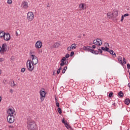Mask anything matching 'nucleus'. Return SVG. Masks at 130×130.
I'll use <instances>...</instances> for the list:
<instances>
[{
	"label": "nucleus",
	"mask_w": 130,
	"mask_h": 130,
	"mask_svg": "<svg viewBox=\"0 0 130 130\" xmlns=\"http://www.w3.org/2000/svg\"><path fill=\"white\" fill-rule=\"evenodd\" d=\"M7 47L8 46L6 43H4L2 45V46L1 47L2 54H4V52H6L7 51Z\"/></svg>",
	"instance_id": "nucleus-11"
},
{
	"label": "nucleus",
	"mask_w": 130,
	"mask_h": 130,
	"mask_svg": "<svg viewBox=\"0 0 130 130\" xmlns=\"http://www.w3.org/2000/svg\"><path fill=\"white\" fill-rule=\"evenodd\" d=\"M40 94L41 96L40 100L41 101H44V97H45V95H46V93H45V91L44 90H40Z\"/></svg>",
	"instance_id": "nucleus-10"
},
{
	"label": "nucleus",
	"mask_w": 130,
	"mask_h": 130,
	"mask_svg": "<svg viewBox=\"0 0 130 130\" xmlns=\"http://www.w3.org/2000/svg\"><path fill=\"white\" fill-rule=\"evenodd\" d=\"M2 74V70H0V75Z\"/></svg>",
	"instance_id": "nucleus-59"
},
{
	"label": "nucleus",
	"mask_w": 130,
	"mask_h": 130,
	"mask_svg": "<svg viewBox=\"0 0 130 130\" xmlns=\"http://www.w3.org/2000/svg\"><path fill=\"white\" fill-rule=\"evenodd\" d=\"M124 17H127L128 16V14L126 13V14H125L124 15H123Z\"/></svg>",
	"instance_id": "nucleus-44"
},
{
	"label": "nucleus",
	"mask_w": 130,
	"mask_h": 130,
	"mask_svg": "<svg viewBox=\"0 0 130 130\" xmlns=\"http://www.w3.org/2000/svg\"><path fill=\"white\" fill-rule=\"evenodd\" d=\"M7 82V81L6 80H4L3 81V83H4V84H6V82Z\"/></svg>",
	"instance_id": "nucleus-53"
},
{
	"label": "nucleus",
	"mask_w": 130,
	"mask_h": 130,
	"mask_svg": "<svg viewBox=\"0 0 130 130\" xmlns=\"http://www.w3.org/2000/svg\"><path fill=\"white\" fill-rule=\"evenodd\" d=\"M55 102L56 103H58L57 102V99H56V98H55Z\"/></svg>",
	"instance_id": "nucleus-47"
},
{
	"label": "nucleus",
	"mask_w": 130,
	"mask_h": 130,
	"mask_svg": "<svg viewBox=\"0 0 130 130\" xmlns=\"http://www.w3.org/2000/svg\"><path fill=\"white\" fill-rule=\"evenodd\" d=\"M66 57H63L61 60H60V62L61 63H60V67H63V66L66 65V64H68V62H67V61H66ZM65 61V62H64Z\"/></svg>",
	"instance_id": "nucleus-15"
},
{
	"label": "nucleus",
	"mask_w": 130,
	"mask_h": 130,
	"mask_svg": "<svg viewBox=\"0 0 130 130\" xmlns=\"http://www.w3.org/2000/svg\"><path fill=\"white\" fill-rule=\"evenodd\" d=\"M107 17H109V18L113 17V15L112 13H108L107 14Z\"/></svg>",
	"instance_id": "nucleus-24"
},
{
	"label": "nucleus",
	"mask_w": 130,
	"mask_h": 130,
	"mask_svg": "<svg viewBox=\"0 0 130 130\" xmlns=\"http://www.w3.org/2000/svg\"><path fill=\"white\" fill-rule=\"evenodd\" d=\"M21 7L23 8V9H27L28 8V3L26 2H23L21 4Z\"/></svg>",
	"instance_id": "nucleus-16"
},
{
	"label": "nucleus",
	"mask_w": 130,
	"mask_h": 130,
	"mask_svg": "<svg viewBox=\"0 0 130 130\" xmlns=\"http://www.w3.org/2000/svg\"><path fill=\"white\" fill-rule=\"evenodd\" d=\"M60 73V70L58 69L57 71V74L58 75Z\"/></svg>",
	"instance_id": "nucleus-40"
},
{
	"label": "nucleus",
	"mask_w": 130,
	"mask_h": 130,
	"mask_svg": "<svg viewBox=\"0 0 130 130\" xmlns=\"http://www.w3.org/2000/svg\"><path fill=\"white\" fill-rule=\"evenodd\" d=\"M0 61H4V58H0Z\"/></svg>",
	"instance_id": "nucleus-46"
},
{
	"label": "nucleus",
	"mask_w": 130,
	"mask_h": 130,
	"mask_svg": "<svg viewBox=\"0 0 130 130\" xmlns=\"http://www.w3.org/2000/svg\"><path fill=\"white\" fill-rule=\"evenodd\" d=\"M127 70H130V64L129 63L127 64Z\"/></svg>",
	"instance_id": "nucleus-35"
},
{
	"label": "nucleus",
	"mask_w": 130,
	"mask_h": 130,
	"mask_svg": "<svg viewBox=\"0 0 130 130\" xmlns=\"http://www.w3.org/2000/svg\"><path fill=\"white\" fill-rule=\"evenodd\" d=\"M29 55L31 57L32 60H31V63L32 66H35L38 63V58L35 55L32 54V52H29Z\"/></svg>",
	"instance_id": "nucleus-3"
},
{
	"label": "nucleus",
	"mask_w": 130,
	"mask_h": 130,
	"mask_svg": "<svg viewBox=\"0 0 130 130\" xmlns=\"http://www.w3.org/2000/svg\"><path fill=\"white\" fill-rule=\"evenodd\" d=\"M0 53L2 54V47L0 46Z\"/></svg>",
	"instance_id": "nucleus-48"
},
{
	"label": "nucleus",
	"mask_w": 130,
	"mask_h": 130,
	"mask_svg": "<svg viewBox=\"0 0 130 130\" xmlns=\"http://www.w3.org/2000/svg\"><path fill=\"white\" fill-rule=\"evenodd\" d=\"M83 49L84 50H85V51H88L89 52H92V50H93V48H92L91 46H83Z\"/></svg>",
	"instance_id": "nucleus-14"
},
{
	"label": "nucleus",
	"mask_w": 130,
	"mask_h": 130,
	"mask_svg": "<svg viewBox=\"0 0 130 130\" xmlns=\"http://www.w3.org/2000/svg\"><path fill=\"white\" fill-rule=\"evenodd\" d=\"M124 19V16L123 15H122L121 22H122V21H123Z\"/></svg>",
	"instance_id": "nucleus-38"
},
{
	"label": "nucleus",
	"mask_w": 130,
	"mask_h": 130,
	"mask_svg": "<svg viewBox=\"0 0 130 130\" xmlns=\"http://www.w3.org/2000/svg\"><path fill=\"white\" fill-rule=\"evenodd\" d=\"M118 60L119 62V63H120V64L121 66H123V63L122 62V57L121 56H118Z\"/></svg>",
	"instance_id": "nucleus-17"
},
{
	"label": "nucleus",
	"mask_w": 130,
	"mask_h": 130,
	"mask_svg": "<svg viewBox=\"0 0 130 130\" xmlns=\"http://www.w3.org/2000/svg\"><path fill=\"white\" fill-rule=\"evenodd\" d=\"M101 48L102 50H104V51H107V52H109V53H110V54L112 55L113 57H116V54L112 50H110V49H109L107 47H101Z\"/></svg>",
	"instance_id": "nucleus-2"
},
{
	"label": "nucleus",
	"mask_w": 130,
	"mask_h": 130,
	"mask_svg": "<svg viewBox=\"0 0 130 130\" xmlns=\"http://www.w3.org/2000/svg\"><path fill=\"white\" fill-rule=\"evenodd\" d=\"M16 84L15 83V81H13V84L12 85V87L14 88V86H16Z\"/></svg>",
	"instance_id": "nucleus-39"
},
{
	"label": "nucleus",
	"mask_w": 130,
	"mask_h": 130,
	"mask_svg": "<svg viewBox=\"0 0 130 130\" xmlns=\"http://www.w3.org/2000/svg\"><path fill=\"white\" fill-rule=\"evenodd\" d=\"M92 48H93V49H95V48H96V45H92Z\"/></svg>",
	"instance_id": "nucleus-45"
},
{
	"label": "nucleus",
	"mask_w": 130,
	"mask_h": 130,
	"mask_svg": "<svg viewBox=\"0 0 130 130\" xmlns=\"http://www.w3.org/2000/svg\"><path fill=\"white\" fill-rule=\"evenodd\" d=\"M123 63L126 64V60L124 57L123 58Z\"/></svg>",
	"instance_id": "nucleus-31"
},
{
	"label": "nucleus",
	"mask_w": 130,
	"mask_h": 130,
	"mask_svg": "<svg viewBox=\"0 0 130 130\" xmlns=\"http://www.w3.org/2000/svg\"><path fill=\"white\" fill-rule=\"evenodd\" d=\"M74 54H75V52H74V51H72L71 52L70 56H73V55H74Z\"/></svg>",
	"instance_id": "nucleus-37"
},
{
	"label": "nucleus",
	"mask_w": 130,
	"mask_h": 130,
	"mask_svg": "<svg viewBox=\"0 0 130 130\" xmlns=\"http://www.w3.org/2000/svg\"><path fill=\"white\" fill-rule=\"evenodd\" d=\"M10 92L12 93H13V89H10Z\"/></svg>",
	"instance_id": "nucleus-55"
},
{
	"label": "nucleus",
	"mask_w": 130,
	"mask_h": 130,
	"mask_svg": "<svg viewBox=\"0 0 130 130\" xmlns=\"http://www.w3.org/2000/svg\"><path fill=\"white\" fill-rule=\"evenodd\" d=\"M8 116H16V112L14 108H10L7 110Z\"/></svg>",
	"instance_id": "nucleus-5"
},
{
	"label": "nucleus",
	"mask_w": 130,
	"mask_h": 130,
	"mask_svg": "<svg viewBox=\"0 0 130 130\" xmlns=\"http://www.w3.org/2000/svg\"><path fill=\"white\" fill-rule=\"evenodd\" d=\"M3 38L5 41H9L11 40V35L9 32H5Z\"/></svg>",
	"instance_id": "nucleus-8"
},
{
	"label": "nucleus",
	"mask_w": 130,
	"mask_h": 130,
	"mask_svg": "<svg viewBox=\"0 0 130 130\" xmlns=\"http://www.w3.org/2000/svg\"><path fill=\"white\" fill-rule=\"evenodd\" d=\"M91 83H94V80H92L91 81Z\"/></svg>",
	"instance_id": "nucleus-57"
},
{
	"label": "nucleus",
	"mask_w": 130,
	"mask_h": 130,
	"mask_svg": "<svg viewBox=\"0 0 130 130\" xmlns=\"http://www.w3.org/2000/svg\"><path fill=\"white\" fill-rule=\"evenodd\" d=\"M57 111H58V113H59V114H61V113H62V111H61V109L60 108H58V109H57Z\"/></svg>",
	"instance_id": "nucleus-27"
},
{
	"label": "nucleus",
	"mask_w": 130,
	"mask_h": 130,
	"mask_svg": "<svg viewBox=\"0 0 130 130\" xmlns=\"http://www.w3.org/2000/svg\"><path fill=\"white\" fill-rule=\"evenodd\" d=\"M128 87H129V88H130V83H128L127 84Z\"/></svg>",
	"instance_id": "nucleus-54"
},
{
	"label": "nucleus",
	"mask_w": 130,
	"mask_h": 130,
	"mask_svg": "<svg viewBox=\"0 0 130 130\" xmlns=\"http://www.w3.org/2000/svg\"><path fill=\"white\" fill-rule=\"evenodd\" d=\"M35 47L37 49L41 48L42 47V42L41 41H38L35 44Z\"/></svg>",
	"instance_id": "nucleus-12"
},
{
	"label": "nucleus",
	"mask_w": 130,
	"mask_h": 130,
	"mask_svg": "<svg viewBox=\"0 0 130 130\" xmlns=\"http://www.w3.org/2000/svg\"><path fill=\"white\" fill-rule=\"evenodd\" d=\"M66 127H67V128H68V129H69V128H71V126H70V125L68 124V123H65L64 124Z\"/></svg>",
	"instance_id": "nucleus-28"
},
{
	"label": "nucleus",
	"mask_w": 130,
	"mask_h": 130,
	"mask_svg": "<svg viewBox=\"0 0 130 130\" xmlns=\"http://www.w3.org/2000/svg\"><path fill=\"white\" fill-rule=\"evenodd\" d=\"M27 19L30 22H31V21H33V19H34V14H33V12H29L27 13Z\"/></svg>",
	"instance_id": "nucleus-6"
},
{
	"label": "nucleus",
	"mask_w": 130,
	"mask_h": 130,
	"mask_svg": "<svg viewBox=\"0 0 130 130\" xmlns=\"http://www.w3.org/2000/svg\"><path fill=\"white\" fill-rule=\"evenodd\" d=\"M1 101H2V96H0V102H1Z\"/></svg>",
	"instance_id": "nucleus-56"
},
{
	"label": "nucleus",
	"mask_w": 130,
	"mask_h": 130,
	"mask_svg": "<svg viewBox=\"0 0 130 130\" xmlns=\"http://www.w3.org/2000/svg\"><path fill=\"white\" fill-rule=\"evenodd\" d=\"M113 17H117L118 16V12L115 10H114L113 11Z\"/></svg>",
	"instance_id": "nucleus-18"
},
{
	"label": "nucleus",
	"mask_w": 130,
	"mask_h": 130,
	"mask_svg": "<svg viewBox=\"0 0 130 130\" xmlns=\"http://www.w3.org/2000/svg\"><path fill=\"white\" fill-rule=\"evenodd\" d=\"M71 47L73 50L76 49V48H77V45H76V44H72Z\"/></svg>",
	"instance_id": "nucleus-23"
},
{
	"label": "nucleus",
	"mask_w": 130,
	"mask_h": 130,
	"mask_svg": "<svg viewBox=\"0 0 130 130\" xmlns=\"http://www.w3.org/2000/svg\"><path fill=\"white\" fill-rule=\"evenodd\" d=\"M72 47H68V48H67V50H68V51H71V50H72Z\"/></svg>",
	"instance_id": "nucleus-33"
},
{
	"label": "nucleus",
	"mask_w": 130,
	"mask_h": 130,
	"mask_svg": "<svg viewBox=\"0 0 130 130\" xmlns=\"http://www.w3.org/2000/svg\"><path fill=\"white\" fill-rule=\"evenodd\" d=\"M56 106H57V107H59V103H56Z\"/></svg>",
	"instance_id": "nucleus-41"
},
{
	"label": "nucleus",
	"mask_w": 130,
	"mask_h": 130,
	"mask_svg": "<svg viewBox=\"0 0 130 130\" xmlns=\"http://www.w3.org/2000/svg\"><path fill=\"white\" fill-rule=\"evenodd\" d=\"M14 126H13V125H9V128H14Z\"/></svg>",
	"instance_id": "nucleus-42"
},
{
	"label": "nucleus",
	"mask_w": 130,
	"mask_h": 130,
	"mask_svg": "<svg viewBox=\"0 0 130 130\" xmlns=\"http://www.w3.org/2000/svg\"><path fill=\"white\" fill-rule=\"evenodd\" d=\"M93 44H94V45H98V46H100L102 45V41L100 39L94 40L93 41Z\"/></svg>",
	"instance_id": "nucleus-7"
},
{
	"label": "nucleus",
	"mask_w": 130,
	"mask_h": 130,
	"mask_svg": "<svg viewBox=\"0 0 130 130\" xmlns=\"http://www.w3.org/2000/svg\"><path fill=\"white\" fill-rule=\"evenodd\" d=\"M124 103L126 105H128L130 103V100L129 99H126L124 101Z\"/></svg>",
	"instance_id": "nucleus-21"
},
{
	"label": "nucleus",
	"mask_w": 130,
	"mask_h": 130,
	"mask_svg": "<svg viewBox=\"0 0 130 130\" xmlns=\"http://www.w3.org/2000/svg\"><path fill=\"white\" fill-rule=\"evenodd\" d=\"M7 121L9 123H14V121H15V116H8Z\"/></svg>",
	"instance_id": "nucleus-9"
},
{
	"label": "nucleus",
	"mask_w": 130,
	"mask_h": 130,
	"mask_svg": "<svg viewBox=\"0 0 130 130\" xmlns=\"http://www.w3.org/2000/svg\"><path fill=\"white\" fill-rule=\"evenodd\" d=\"M53 75H54V72L53 73Z\"/></svg>",
	"instance_id": "nucleus-61"
},
{
	"label": "nucleus",
	"mask_w": 130,
	"mask_h": 130,
	"mask_svg": "<svg viewBox=\"0 0 130 130\" xmlns=\"http://www.w3.org/2000/svg\"><path fill=\"white\" fill-rule=\"evenodd\" d=\"M67 70H68V67L66 66L65 67H64V68L62 70V74H64Z\"/></svg>",
	"instance_id": "nucleus-25"
},
{
	"label": "nucleus",
	"mask_w": 130,
	"mask_h": 130,
	"mask_svg": "<svg viewBox=\"0 0 130 130\" xmlns=\"http://www.w3.org/2000/svg\"><path fill=\"white\" fill-rule=\"evenodd\" d=\"M26 67L29 72H33L34 70V65L32 64L31 60H28L26 62Z\"/></svg>",
	"instance_id": "nucleus-4"
},
{
	"label": "nucleus",
	"mask_w": 130,
	"mask_h": 130,
	"mask_svg": "<svg viewBox=\"0 0 130 130\" xmlns=\"http://www.w3.org/2000/svg\"><path fill=\"white\" fill-rule=\"evenodd\" d=\"M30 52H31V54H33L34 55L35 54V52H34L30 51Z\"/></svg>",
	"instance_id": "nucleus-49"
},
{
	"label": "nucleus",
	"mask_w": 130,
	"mask_h": 130,
	"mask_svg": "<svg viewBox=\"0 0 130 130\" xmlns=\"http://www.w3.org/2000/svg\"><path fill=\"white\" fill-rule=\"evenodd\" d=\"M97 49H98H98H100V48H99V47H97Z\"/></svg>",
	"instance_id": "nucleus-60"
},
{
	"label": "nucleus",
	"mask_w": 130,
	"mask_h": 130,
	"mask_svg": "<svg viewBox=\"0 0 130 130\" xmlns=\"http://www.w3.org/2000/svg\"><path fill=\"white\" fill-rule=\"evenodd\" d=\"M25 71H26V68H23L21 69V73H25Z\"/></svg>",
	"instance_id": "nucleus-32"
},
{
	"label": "nucleus",
	"mask_w": 130,
	"mask_h": 130,
	"mask_svg": "<svg viewBox=\"0 0 130 130\" xmlns=\"http://www.w3.org/2000/svg\"><path fill=\"white\" fill-rule=\"evenodd\" d=\"M98 51H99V53L100 52V53H102L103 52L102 49H98Z\"/></svg>",
	"instance_id": "nucleus-36"
},
{
	"label": "nucleus",
	"mask_w": 130,
	"mask_h": 130,
	"mask_svg": "<svg viewBox=\"0 0 130 130\" xmlns=\"http://www.w3.org/2000/svg\"><path fill=\"white\" fill-rule=\"evenodd\" d=\"M118 95L120 97L122 98L123 96V92H122L121 91H120L118 93Z\"/></svg>",
	"instance_id": "nucleus-26"
},
{
	"label": "nucleus",
	"mask_w": 130,
	"mask_h": 130,
	"mask_svg": "<svg viewBox=\"0 0 130 130\" xmlns=\"http://www.w3.org/2000/svg\"><path fill=\"white\" fill-rule=\"evenodd\" d=\"M79 8L80 11H84V10H86V9H87V5H86V4L81 3L79 4Z\"/></svg>",
	"instance_id": "nucleus-13"
},
{
	"label": "nucleus",
	"mask_w": 130,
	"mask_h": 130,
	"mask_svg": "<svg viewBox=\"0 0 130 130\" xmlns=\"http://www.w3.org/2000/svg\"><path fill=\"white\" fill-rule=\"evenodd\" d=\"M113 95V92H110L109 94V97L110 98H111V97H112V96Z\"/></svg>",
	"instance_id": "nucleus-30"
},
{
	"label": "nucleus",
	"mask_w": 130,
	"mask_h": 130,
	"mask_svg": "<svg viewBox=\"0 0 130 130\" xmlns=\"http://www.w3.org/2000/svg\"><path fill=\"white\" fill-rule=\"evenodd\" d=\"M6 32H5V31H3V30H1L0 31V38H3V37L4 38V36H5V34Z\"/></svg>",
	"instance_id": "nucleus-20"
},
{
	"label": "nucleus",
	"mask_w": 130,
	"mask_h": 130,
	"mask_svg": "<svg viewBox=\"0 0 130 130\" xmlns=\"http://www.w3.org/2000/svg\"><path fill=\"white\" fill-rule=\"evenodd\" d=\"M27 127L28 130H37L36 123L32 120H28Z\"/></svg>",
	"instance_id": "nucleus-1"
},
{
	"label": "nucleus",
	"mask_w": 130,
	"mask_h": 130,
	"mask_svg": "<svg viewBox=\"0 0 130 130\" xmlns=\"http://www.w3.org/2000/svg\"><path fill=\"white\" fill-rule=\"evenodd\" d=\"M62 123H64V124H66V123H67L66 122V121L64 120V119L62 120Z\"/></svg>",
	"instance_id": "nucleus-43"
},
{
	"label": "nucleus",
	"mask_w": 130,
	"mask_h": 130,
	"mask_svg": "<svg viewBox=\"0 0 130 130\" xmlns=\"http://www.w3.org/2000/svg\"><path fill=\"white\" fill-rule=\"evenodd\" d=\"M82 104L83 105H86V103L85 102H83Z\"/></svg>",
	"instance_id": "nucleus-50"
},
{
	"label": "nucleus",
	"mask_w": 130,
	"mask_h": 130,
	"mask_svg": "<svg viewBox=\"0 0 130 130\" xmlns=\"http://www.w3.org/2000/svg\"><path fill=\"white\" fill-rule=\"evenodd\" d=\"M61 67H62V66H60V67H59V68L58 69V70H60V71H61V69H62Z\"/></svg>",
	"instance_id": "nucleus-52"
},
{
	"label": "nucleus",
	"mask_w": 130,
	"mask_h": 130,
	"mask_svg": "<svg viewBox=\"0 0 130 130\" xmlns=\"http://www.w3.org/2000/svg\"><path fill=\"white\" fill-rule=\"evenodd\" d=\"M113 105L114 106H115V103H113Z\"/></svg>",
	"instance_id": "nucleus-58"
},
{
	"label": "nucleus",
	"mask_w": 130,
	"mask_h": 130,
	"mask_svg": "<svg viewBox=\"0 0 130 130\" xmlns=\"http://www.w3.org/2000/svg\"><path fill=\"white\" fill-rule=\"evenodd\" d=\"M106 44H107L108 47H109V43H107Z\"/></svg>",
	"instance_id": "nucleus-51"
},
{
	"label": "nucleus",
	"mask_w": 130,
	"mask_h": 130,
	"mask_svg": "<svg viewBox=\"0 0 130 130\" xmlns=\"http://www.w3.org/2000/svg\"><path fill=\"white\" fill-rule=\"evenodd\" d=\"M70 57V54H66L65 56V58H69Z\"/></svg>",
	"instance_id": "nucleus-34"
},
{
	"label": "nucleus",
	"mask_w": 130,
	"mask_h": 130,
	"mask_svg": "<svg viewBox=\"0 0 130 130\" xmlns=\"http://www.w3.org/2000/svg\"><path fill=\"white\" fill-rule=\"evenodd\" d=\"M12 3H13V1L12 0L7 1V4H8V5H12Z\"/></svg>",
	"instance_id": "nucleus-29"
},
{
	"label": "nucleus",
	"mask_w": 130,
	"mask_h": 130,
	"mask_svg": "<svg viewBox=\"0 0 130 130\" xmlns=\"http://www.w3.org/2000/svg\"><path fill=\"white\" fill-rule=\"evenodd\" d=\"M91 53H93V54H99V51L92 49V50L91 51Z\"/></svg>",
	"instance_id": "nucleus-22"
},
{
	"label": "nucleus",
	"mask_w": 130,
	"mask_h": 130,
	"mask_svg": "<svg viewBox=\"0 0 130 130\" xmlns=\"http://www.w3.org/2000/svg\"><path fill=\"white\" fill-rule=\"evenodd\" d=\"M60 44L56 42L53 46H52V48H57V47H59Z\"/></svg>",
	"instance_id": "nucleus-19"
}]
</instances>
